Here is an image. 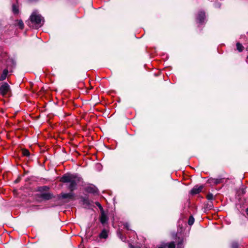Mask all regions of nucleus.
<instances>
[{
	"label": "nucleus",
	"mask_w": 248,
	"mask_h": 248,
	"mask_svg": "<svg viewBox=\"0 0 248 248\" xmlns=\"http://www.w3.org/2000/svg\"><path fill=\"white\" fill-rule=\"evenodd\" d=\"M118 235L122 241L124 242L126 240L125 236H124L121 232H119L118 233Z\"/></svg>",
	"instance_id": "21"
},
{
	"label": "nucleus",
	"mask_w": 248,
	"mask_h": 248,
	"mask_svg": "<svg viewBox=\"0 0 248 248\" xmlns=\"http://www.w3.org/2000/svg\"><path fill=\"white\" fill-rule=\"evenodd\" d=\"M205 208L207 210H210L212 209L213 207V203L212 202H210L209 203H207V204H205Z\"/></svg>",
	"instance_id": "16"
},
{
	"label": "nucleus",
	"mask_w": 248,
	"mask_h": 248,
	"mask_svg": "<svg viewBox=\"0 0 248 248\" xmlns=\"http://www.w3.org/2000/svg\"><path fill=\"white\" fill-rule=\"evenodd\" d=\"M158 248H167V245H162L159 247H158Z\"/></svg>",
	"instance_id": "28"
},
{
	"label": "nucleus",
	"mask_w": 248,
	"mask_h": 248,
	"mask_svg": "<svg viewBox=\"0 0 248 248\" xmlns=\"http://www.w3.org/2000/svg\"><path fill=\"white\" fill-rule=\"evenodd\" d=\"M246 213L247 216H248V207L246 209Z\"/></svg>",
	"instance_id": "29"
},
{
	"label": "nucleus",
	"mask_w": 248,
	"mask_h": 248,
	"mask_svg": "<svg viewBox=\"0 0 248 248\" xmlns=\"http://www.w3.org/2000/svg\"><path fill=\"white\" fill-rule=\"evenodd\" d=\"M224 178L219 176L218 178H210L207 181V183L210 185H217L218 184L222 183L223 182Z\"/></svg>",
	"instance_id": "5"
},
{
	"label": "nucleus",
	"mask_w": 248,
	"mask_h": 248,
	"mask_svg": "<svg viewBox=\"0 0 248 248\" xmlns=\"http://www.w3.org/2000/svg\"><path fill=\"white\" fill-rule=\"evenodd\" d=\"M8 74V71L7 69H4L3 70L2 74L0 76V81H3L5 80Z\"/></svg>",
	"instance_id": "12"
},
{
	"label": "nucleus",
	"mask_w": 248,
	"mask_h": 248,
	"mask_svg": "<svg viewBox=\"0 0 248 248\" xmlns=\"http://www.w3.org/2000/svg\"><path fill=\"white\" fill-rule=\"evenodd\" d=\"M82 201L84 204H86L87 205H89L90 204V202L88 198L82 197Z\"/></svg>",
	"instance_id": "15"
},
{
	"label": "nucleus",
	"mask_w": 248,
	"mask_h": 248,
	"mask_svg": "<svg viewBox=\"0 0 248 248\" xmlns=\"http://www.w3.org/2000/svg\"><path fill=\"white\" fill-rule=\"evenodd\" d=\"M236 47L237 49L240 52L243 51V50L244 49V47L243 46V45L240 43L239 42L236 43Z\"/></svg>",
	"instance_id": "14"
},
{
	"label": "nucleus",
	"mask_w": 248,
	"mask_h": 248,
	"mask_svg": "<svg viewBox=\"0 0 248 248\" xmlns=\"http://www.w3.org/2000/svg\"><path fill=\"white\" fill-rule=\"evenodd\" d=\"M129 246L130 248H141L140 247H135L134 246L132 245L131 244H130Z\"/></svg>",
	"instance_id": "27"
},
{
	"label": "nucleus",
	"mask_w": 248,
	"mask_h": 248,
	"mask_svg": "<svg viewBox=\"0 0 248 248\" xmlns=\"http://www.w3.org/2000/svg\"><path fill=\"white\" fill-rule=\"evenodd\" d=\"M49 189L50 187L47 186L37 187L35 191L40 193L36 194V197L44 201H49L55 198L53 193L49 192Z\"/></svg>",
	"instance_id": "2"
},
{
	"label": "nucleus",
	"mask_w": 248,
	"mask_h": 248,
	"mask_svg": "<svg viewBox=\"0 0 248 248\" xmlns=\"http://www.w3.org/2000/svg\"><path fill=\"white\" fill-rule=\"evenodd\" d=\"M108 218L107 216L105 214L103 209L101 212V216L100 217V221L102 224H105L108 220Z\"/></svg>",
	"instance_id": "8"
},
{
	"label": "nucleus",
	"mask_w": 248,
	"mask_h": 248,
	"mask_svg": "<svg viewBox=\"0 0 248 248\" xmlns=\"http://www.w3.org/2000/svg\"><path fill=\"white\" fill-rule=\"evenodd\" d=\"M231 248H239V245L238 242L236 241H233L231 243Z\"/></svg>",
	"instance_id": "19"
},
{
	"label": "nucleus",
	"mask_w": 248,
	"mask_h": 248,
	"mask_svg": "<svg viewBox=\"0 0 248 248\" xmlns=\"http://www.w3.org/2000/svg\"><path fill=\"white\" fill-rule=\"evenodd\" d=\"M45 22L44 18L41 15L37 14L35 12L32 13L28 20L26 21V24L31 27V24L35 25V28L41 27Z\"/></svg>",
	"instance_id": "3"
},
{
	"label": "nucleus",
	"mask_w": 248,
	"mask_h": 248,
	"mask_svg": "<svg viewBox=\"0 0 248 248\" xmlns=\"http://www.w3.org/2000/svg\"><path fill=\"white\" fill-rule=\"evenodd\" d=\"M21 176H18V177L17 178V179L14 181V183L15 184H17L21 181Z\"/></svg>",
	"instance_id": "23"
},
{
	"label": "nucleus",
	"mask_w": 248,
	"mask_h": 248,
	"mask_svg": "<svg viewBox=\"0 0 248 248\" xmlns=\"http://www.w3.org/2000/svg\"><path fill=\"white\" fill-rule=\"evenodd\" d=\"M17 21H18L17 25L19 27V28L21 30L23 29L24 27V24L23 21L22 20H17Z\"/></svg>",
	"instance_id": "20"
},
{
	"label": "nucleus",
	"mask_w": 248,
	"mask_h": 248,
	"mask_svg": "<svg viewBox=\"0 0 248 248\" xmlns=\"http://www.w3.org/2000/svg\"><path fill=\"white\" fill-rule=\"evenodd\" d=\"M195 219L192 216H190L189 217L188 220V224L190 226H191L193 224L194 222Z\"/></svg>",
	"instance_id": "17"
},
{
	"label": "nucleus",
	"mask_w": 248,
	"mask_h": 248,
	"mask_svg": "<svg viewBox=\"0 0 248 248\" xmlns=\"http://www.w3.org/2000/svg\"><path fill=\"white\" fill-rule=\"evenodd\" d=\"M12 12L16 15H18L19 13V7L17 4H12Z\"/></svg>",
	"instance_id": "11"
},
{
	"label": "nucleus",
	"mask_w": 248,
	"mask_h": 248,
	"mask_svg": "<svg viewBox=\"0 0 248 248\" xmlns=\"http://www.w3.org/2000/svg\"><path fill=\"white\" fill-rule=\"evenodd\" d=\"M96 204L99 207L101 211H102V209H103L102 206L101 205V204L98 202H97L96 203Z\"/></svg>",
	"instance_id": "26"
},
{
	"label": "nucleus",
	"mask_w": 248,
	"mask_h": 248,
	"mask_svg": "<svg viewBox=\"0 0 248 248\" xmlns=\"http://www.w3.org/2000/svg\"><path fill=\"white\" fill-rule=\"evenodd\" d=\"M203 188V186L202 185H201L200 186L196 185L194 186L190 190V194L192 195L199 194L200 192L202 191Z\"/></svg>",
	"instance_id": "7"
},
{
	"label": "nucleus",
	"mask_w": 248,
	"mask_h": 248,
	"mask_svg": "<svg viewBox=\"0 0 248 248\" xmlns=\"http://www.w3.org/2000/svg\"><path fill=\"white\" fill-rule=\"evenodd\" d=\"M165 245H167L168 248H175L176 247L175 242L173 241L165 244Z\"/></svg>",
	"instance_id": "18"
},
{
	"label": "nucleus",
	"mask_w": 248,
	"mask_h": 248,
	"mask_svg": "<svg viewBox=\"0 0 248 248\" xmlns=\"http://www.w3.org/2000/svg\"><path fill=\"white\" fill-rule=\"evenodd\" d=\"M205 19V13L204 11H200L196 17V21L197 23L200 24L203 23Z\"/></svg>",
	"instance_id": "6"
},
{
	"label": "nucleus",
	"mask_w": 248,
	"mask_h": 248,
	"mask_svg": "<svg viewBox=\"0 0 248 248\" xmlns=\"http://www.w3.org/2000/svg\"><path fill=\"white\" fill-rule=\"evenodd\" d=\"M86 191L90 193L95 194L97 193L98 189L95 187L88 186L86 188Z\"/></svg>",
	"instance_id": "10"
},
{
	"label": "nucleus",
	"mask_w": 248,
	"mask_h": 248,
	"mask_svg": "<svg viewBox=\"0 0 248 248\" xmlns=\"http://www.w3.org/2000/svg\"><path fill=\"white\" fill-rule=\"evenodd\" d=\"M178 241L177 242V245L178 246L182 245L183 243V240L181 239L179 237H178Z\"/></svg>",
	"instance_id": "24"
},
{
	"label": "nucleus",
	"mask_w": 248,
	"mask_h": 248,
	"mask_svg": "<svg viewBox=\"0 0 248 248\" xmlns=\"http://www.w3.org/2000/svg\"><path fill=\"white\" fill-rule=\"evenodd\" d=\"M7 94L11 96L12 91L9 84L7 82H3L0 86V94L2 96H5Z\"/></svg>",
	"instance_id": "4"
},
{
	"label": "nucleus",
	"mask_w": 248,
	"mask_h": 248,
	"mask_svg": "<svg viewBox=\"0 0 248 248\" xmlns=\"http://www.w3.org/2000/svg\"><path fill=\"white\" fill-rule=\"evenodd\" d=\"M124 228H125L126 230H129V225L128 223H125L124 224Z\"/></svg>",
	"instance_id": "25"
},
{
	"label": "nucleus",
	"mask_w": 248,
	"mask_h": 248,
	"mask_svg": "<svg viewBox=\"0 0 248 248\" xmlns=\"http://www.w3.org/2000/svg\"><path fill=\"white\" fill-rule=\"evenodd\" d=\"M22 153L23 156L29 157L30 155V153L29 151L25 148L21 149Z\"/></svg>",
	"instance_id": "13"
},
{
	"label": "nucleus",
	"mask_w": 248,
	"mask_h": 248,
	"mask_svg": "<svg viewBox=\"0 0 248 248\" xmlns=\"http://www.w3.org/2000/svg\"><path fill=\"white\" fill-rule=\"evenodd\" d=\"M81 178L76 174L66 173L63 174L60 178V181L63 183H69L67 188L70 192L68 193H62L59 196V199H67V202L75 199V194L73 191L77 189V185L81 180Z\"/></svg>",
	"instance_id": "1"
},
{
	"label": "nucleus",
	"mask_w": 248,
	"mask_h": 248,
	"mask_svg": "<svg viewBox=\"0 0 248 248\" xmlns=\"http://www.w3.org/2000/svg\"><path fill=\"white\" fill-rule=\"evenodd\" d=\"M206 198L208 200H212L214 198V196L213 195V194L211 193H208L207 195H206Z\"/></svg>",
	"instance_id": "22"
},
{
	"label": "nucleus",
	"mask_w": 248,
	"mask_h": 248,
	"mask_svg": "<svg viewBox=\"0 0 248 248\" xmlns=\"http://www.w3.org/2000/svg\"><path fill=\"white\" fill-rule=\"evenodd\" d=\"M99 237L101 239H107L108 237V232L106 229H103L99 234Z\"/></svg>",
	"instance_id": "9"
}]
</instances>
